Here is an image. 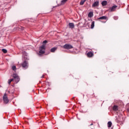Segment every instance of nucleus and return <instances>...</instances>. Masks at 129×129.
Instances as JSON below:
<instances>
[{
	"label": "nucleus",
	"mask_w": 129,
	"mask_h": 129,
	"mask_svg": "<svg viewBox=\"0 0 129 129\" xmlns=\"http://www.w3.org/2000/svg\"><path fill=\"white\" fill-rule=\"evenodd\" d=\"M45 53V45H42L39 47V51L38 53V55L41 56V54Z\"/></svg>",
	"instance_id": "f257e3e1"
},
{
	"label": "nucleus",
	"mask_w": 129,
	"mask_h": 129,
	"mask_svg": "<svg viewBox=\"0 0 129 129\" xmlns=\"http://www.w3.org/2000/svg\"><path fill=\"white\" fill-rule=\"evenodd\" d=\"M21 66L24 69H28L29 67V62L28 61H27V60H25L22 63Z\"/></svg>",
	"instance_id": "f03ea898"
},
{
	"label": "nucleus",
	"mask_w": 129,
	"mask_h": 129,
	"mask_svg": "<svg viewBox=\"0 0 129 129\" xmlns=\"http://www.w3.org/2000/svg\"><path fill=\"white\" fill-rule=\"evenodd\" d=\"M3 100L4 102V103L7 104V103H9V98H8V96H7V94L5 93L3 96Z\"/></svg>",
	"instance_id": "7ed1b4c3"
},
{
	"label": "nucleus",
	"mask_w": 129,
	"mask_h": 129,
	"mask_svg": "<svg viewBox=\"0 0 129 129\" xmlns=\"http://www.w3.org/2000/svg\"><path fill=\"white\" fill-rule=\"evenodd\" d=\"M13 78H14V80H15V81L16 82V83H18V82H19V81H20V78H19V76H18V75H17L16 74H14L13 75Z\"/></svg>",
	"instance_id": "20e7f679"
},
{
	"label": "nucleus",
	"mask_w": 129,
	"mask_h": 129,
	"mask_svg": "<svg viewBox=\"0 0 129 129\" xmlns=\"http://www.w3.org/2000/svg\"><path fill=\"white\" fill-rule=\"evenodd\" d=\"M63 49H72V48H73V46L70 44H66L63 46Z\"/></svg>",
	"instance_id": "39448f33"
},
{
	"label": "nucleus",
	"mask_w": 129,
	"mask_h": 129,
	"mask_svg": "<svg viewBox=\"0 0 129 129\" xmlns=\"http://www.w3.org/2000/svg\"><path fill=\"white\" fill-rule=\"evenodd\" d=\"M22 59H24V60H29V58H28V53L26 52V51L23 52Z\"/></svg>",
	"instance_id": "423d86ee"
},
{
	"label": "nucleus",
	"mask_w": 129,
	"mask_h": 129,
	"mask_svg": "<svg viewBox=\"0 0 129 129\" xmlns=\"http://www.w3.org/2000/svg\"><path fill=\"white\" fill-rule=\"evenodd\" d=\"M99 6V1L95 2L92 5V8H94L95 7H98Z\"/></svg>",
	"instance_id": "0eeeda50"
},
{
	"label": "nucleus",
	"mask_w": 129,
	"mask_h": 129,
	"mask_svg": "<svg viewBox=\"0 0 129 129\" xmlns=\"http://www.w3.org/2000/svg\"><path fill=\"white\" fill-rule=\"evenodd\" d=\"M116 8H117V6H113L111 8H110V9H109V12H114V11H115V9H116Z\"/></svg>",
	"instance_id": "6e6552de"
},
{
	"label": "nucleus",
	"mask_w": 129,
	"mask_h": 129,
	"mask_svg": "<svg viewBox=\"0 0 129 129\" xmlns=\"http://www.w3.org/2000/svg\"><path fill=\"white\" fill-rule=\"evenodd\" d=\"M94 54H93V52H91V51H89L88 52L87 55L89 57H93Z\"/></svg>",
	"instance_id": "1a4fd4ad"
},
{
	"label": "nucleus",
	"mask_w": 129,
	"mask_h": 129,
	"mask_svg": "<svg viewBox=\"0 0 129 129\" xmlns=\"http://www.w3.org/2000/svg\"><path fill=\"white\" fill-rule=\"evenodd\" d=\"M113 110H114L115 111H117L118 110V106L117 105H114L113 107Z\"/></svg>",
	"instance_id": "9d476101"
},
{
	"label": "nucleus",
	"mask_w": 129,
	"mask_h": 129,
	"mask_svg": "<svg viewBox=\"0 0 129 129\" xmlns=\"http://www.w3.org/2000/svg\"><path fill=\"white\" fill-rule=\"evenodd\" d=\"M69 28L71 29H73L74 28V23H70L69 24Z\"/></svg>",
	"instance_id": "9b49d317"
},
{
	"label": "nucleus",
	"mask_w": 129,
	"mask_h": 129,
	"mask_svg": "<svg viewBox=\"0 0 129 129\" xmlns=\"http://www.w3.org/2000/svg\"><path fill=\"white\" fill-rule=\"evenodd\" d=\"M88 17L89 18H92V17H93V12H89L88 15Z\"/></svg>",
	"instance_id": "f8f14e48"
},
{
	"label": "nucleus",
	"mask_w": 129,
	"mask_h": 129,
	"mask_svg": "<svg viewBox=\"0 0 129 129\" xmlns=\"http://www.w3.org/2000/svg\"><path fill=\"white\" fill-rule=\"evenodd\" d=\"M107 17L106 16H102L98 18L99 20H106Z\"/></svg>",
	"instance_id": "ddd939ff"
},
{
	"label": "nucleus",
	"mask_w": 129,
	"mask_h": 129,
	"mask_svg": "<svg viewBox=\"0 0 129 129\" xmlns=\"http://www.w3.org/2000/svg\"><path fill=\"white\" fill-rule=\"evenodd\" d=\"M56 50H57V47H53L50 49V51L52 53H54Z\"/></svg>",
	"instance_id": "4468645a"
},
{
	"label": "nucleus",
	"mask_w": 129,
	"mask_h": 129,
	"mask_svg": "<svg viewBox=\"0 0 129 129\" xmlns=\"http://www.w3.org/2000/svg\"><path fill=\"white\" fill-rule=\"evenodd\" d=\"M102 5L103 6H106V5H107V2L106 1H104L102 2Z\"/></svg>",
	"instance_id": "2eb2a0df"
},
{
	"label": "nucleus",
	"mask_w": 129,
	"mask_h": 129,
	"mask_svg": "<svg viewBox=\"0 0 129 129\" xmlns=\"http://www.w3.org/2000/svg\"><path fill=\"white\" fill-rule=\"evenodd\" d=\"M108 127H111V125H112V123L111 121H108L107 123Z\"/></svg>",
	"instance_id": "dca6fc26"
},
{
	"label": "nucleus",
	"mask_w": 129,
	"mask_h": 129,
	"mask_svg": "<svg viewBox=\"0 0 129 129\" xmlns=\"http://www.w3.org/2000/svg\"><path fill=\"white\" fill-rule=\"evenodd\" d=\"M94 24H95L94 21H92V24L91 25V29H93V28H94Z\"/></svg>",
	"instance_id": "f3484780"
},
{
	"label": "nucleus",
	"mask_w": 129,
	"mask_h": 129,
	"mask_svg": "<svg viewBox=\"0 0 129 129\" xmlns=\"http://www.w3.org/2000/svg\"><path fill=\"white\" fill-rule=\"evenodd\" d=\"M12 69L15 72L17 71V68L15 66H12Z\"/></svg>",
	"instance_id": "a211bd4d"
},
{
	"label": "nucleus",
	"mask_w": 129,
	"mask_h": 129,
	"mask_svg": "<svg viewBox=\"0 0 129 129\" xmlns=\"http://www.w3.org/2000/svg\"><path fill=\"white\" fill-rule=\"evenodd\" d=\"M68 0H62L61 1V5H64L66 2H67Z\"/></svg>",
	"instance_id": "6ab92c4d"
},
{
	"label": "nucleus",
	"mask_w": 129,
	"mask_h": 129,
	"mask_svg": "<svg viewBox=\"0 0 129 129\" xmlns=\"http://www.w3.org/2000/svg\"><path fill=\"white\" fill-rule=\"evenodd\" d=\"M2 51L3 52V53H7L8 52V50H7V49L3 48L2 49Z\"/></svg>",
	"instance_id": "aec40b11"
},
{
	"label": "nucleus",
	"mask_w": 129,
	"mask_h": 129,
	"mask_svg": "<svg viewBox=\"0 0 129 129\" xmlns=\"http://www.w3.org/2000/svg\"><path fill=\"white\" fill-rule=\"evenodd\" d=\"M14 80V79H11L8 80V84H10L12 83V82Z\"/></svg>",
	"instance_id": "412c9836"
},
{
	"label": "nucleus",
	"mask_w": 129,
	"mask_h": 129,
	"mask_svg": "<svg viewBox=\"0 0 129 129\" xmlns=\"http://www.w3.org/2000/svg\"><path fill=\"white\" fill-rule=\"evenodd\" d=\"M113 19L115 20H118V17H117V16H114Z\"/></svg>",
	"instance_id": "4be33fe9"
},
{
	"label": "nucleus",
	"mask_w": 129,
	"mask_h": 129,
	"mask_svg": "<svg viewBox=\"0 0 129 129\" xmlns=\"http://www.w3.org/2000/svg\"><path fill=\"white\" fill-rule=\"evenodd\" d=\"M126 107H127V111L129 112V103L127 104V105H126Z\"/></svg>",
	"instance_id": "5701e85b"
},
{
	"label": "nucleus",
	"mask_w": 129,
	"mask_h": 129,
	"mask_svg": "<svg viewBox=\"0 0 129 129\" xmlns=\"http://www.w3.org/2000/svg\"><path fill=\"white\" fill-rule=\"evenodd\" d=\"M48 43V41L47 40H44L43 42V44H47Z\"/></svg>",
	"instance_id": "b1692460"
},
{
	"label": "nucleus",
	"mask_w": 129,
	"mask_h": 129,
	"mask_svg": "<svg viewBox=\"0 0 129 129\" xmlns=\"http://www.w3.org/2000/svg\"><path fill=\"white\" fill-rule=\"evenodd\" d=\"M84 1H83V0H82L81 1V5H84Z\"/></svg>",
	"instance_id": "393cba45"
},
{
	"label": "nucleus",
	"mask_w": 129,
	"mask_h": 129,
	"mask_svg": "<svg viewBox=\"0 0 129 129\" xmlns=\"http://www.w3.org/2000/svg\"><path fill=\"white\" fill-rule=\"evenodd\" d=\"M77 117L80 120L81 118H79V115L78 114H77Z\"/></svg>",
	"instance_id": "a878e982"
},
{
	"label": "nucleus",
	"mask_w": 129,
	"mask_h": 129,
	"mask_svg": "<svg viewBox=\"0 0 129 129\" xmlns=\"http://www.w3.org/2000/svg\"><path fill=\"white\" fill-rule=\"evenodd\" d=\"M44 76H45L44 75H43L41 77V78H44Z\"/></svg>",
	"instance_id": "bb28decb"
},
{
	"label": "nucleus",
	"mask_w": 129,
	"mask_h": 129,
	"mask_svg": "<svg viewBox=\"0 0 129 129\" xmlns=\"http://www.w3.org/2000/svg\"><path fill=\"white\" fill-rule=\"evenodd\" d=\"M21 30H24V27H21Z\"/></svg>",
	"instance_id": "cd10ccee"
},
{
	"label": "nucleus",
	"mask_w": 129,
	"mask_h": 129,
	"mask_svg": "<svg viewBox=\"0 0 129 129\" xmlns=\"http://www.w3.org/2000/svg\"><path fill=\"white\" fill-rule=\"evenodd\" d=\"M90 125H93V123H91V124H90Z\"/></svg>",
	"instance_id": "c85d7f7f"
},
{
	"label": "nucleus",
	"mask_w": 129,
	"mask_h": 129,
	"mask_svg": "<svg viewBox=\"0 0 129 129\" xmlns=\"http://www.w3.org/2000/svg\"><path fill=\"white\" fill-rule=\"evenodd\" d=\"M83 1H84V2H86V0H84Z\"/></svg>",
	"instance_id": "c756f323"
},
{
	"label": "nucleus",
	"mask_w": 129,
	"mask_h": 129,
	"mask_svg": "<svg viewBox=\"0 0 129 129\" xmlns=\"http://www.w3.org/2000/svg\"><path fill=\"white\" fill-rule=\"evenodd\" d=\"M80 5H81V2H80Z\"/></svg>",
	"instance_id": "7c9ffc66"
}]
</instances>
